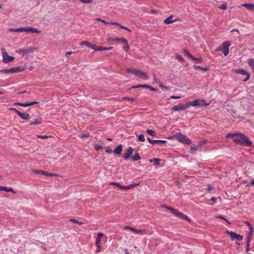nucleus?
I'll return each instance as SVG.
<instances>
[{
    "instance_id": "nucleus-1",
    "label": "nucleus",
    "mask_w": 254,
    "mask_h": 254,
    "mask_svg": "<svg viewBox=\"0 0 254 254\" xmlns=\"http://www.w3.org/2000/svg\"><path fill=\"white\" fill-rule=\"evenodd\" d=\"M226 137L231 138L234 142L246 146H251L252 144V142L246 136L241 133H228Z\"/></svg>"
},
{
    "instance_id": "nucleus-2",
    "label": "nucleus",
    "mask_w": 254,
    "mask_h": 254,
    "mask_svg": "<svg viewBox=\"0 0 254 254\" xmlns=\"http://www.w3.org/2000/svg\"><path fill=\"white\" fill-rule=\"evenodd\" d=\"M127 71L129 72H130L135 76L140 77L141 78L144 79H149V76L144 71L138 70L136 69L132 68H128L127 69Z\"/></svg>"
},
{
    "instance_id": "nucleus-3",
    "label": "nucleus",
    "mask_w": 254,
    "mask_h": 254,
    "mask_svg": "<svg viewBox=\"0 0 254 254\" xmlns=\"http://www.w3.org/2000/svg\"><path fill=\"white\" fill-rule=\"evenodd\" d=\"M231 44L229 41L223 42L221 46L217 48L216 51H222L225 56H227L229 53V48Z\"/></svg>"
},
{
    "instance_id": "nucleus-4",
    "label": "nucleus",
    "mask_w": 254,
    "mask_h": 254,
    "mask_svg": "<svg viewBox=\"0 0 254 254\" xmlns=\"http://www.w3.org/2000/svg\"><path fill=\"white\" fill-rule=\"evenodd\" d=\"M174 137L178 141L184 144L189 145L191 143V140L188 138L186 135H184L181 132H179L175 134Z\"/></svg>"
},
{
    "instance_id": "nucleus-5",
    "label": "nucleus",
    "mask_w": 254,
    "mask_h": 254,
    "mask_svg": "<svg viewBox=\"0 0 254 254\" xmlns=\"http://www.w3.org/2000/svg\"><path fill=\"white\" fill-rule=\"evenodd\" d=\"M1 53L2 57V62L3 63L7 64L12 62L14 60V58L12 56H9L4 49H1Z\"/></svg>"
},
{
    "instance_id": "nucleus-6",
    "label": "nucleus",
    "mask_w": 254,
    "mask_h": 254,
    "mask_svg": "<svg viewBox=\"0 0 254 254\" xmlns=\"http://www.w3.org/2000/svg\"><path fill=\"white\" fill-rule=\"evenodd\" d=\"M35 50V48L30 47L16 50V52L24 57L27 54L33 53Z\"/></svg>"
},
{
    "instance_id": "nucleus-7",
    "label": "nucleus",
    "mask_w": 254,
    "mask_h": 254,
    "mask_svg": "<svg viewBox=\"0 0 254 254\" xmlns=\"http://www.w3.org/2000/svg\"><path fill=\"white\" fill-rule=\"evenodd\" d=\"M124 229L125 230H129V231H131L132 232H133V233L138 234L139 235H143L146 234V230L145 229L138 230L137 229L130 227L129 226H125L124 227Z\"/></svg>"
},
{
    "instance_id": "nucleus-8",
    "label": "nucleus",
    "mask_w": 254,
    "mask_h": 254,
    "mask_svg": "<svg viewBox=\"0 0 254 254\" xmlns=\"http://www.w3.org/2000/svg\"><path fill=\"white\" fill-rule=\"evenodd\" d=\"M227 233L230 235L232 240H237L239 241H241L243 239V236L238 234L234 232L227 231Z\"/></svg>"
},
{
    "instance_id": "nucleus-9",
    "label": "nucleus",
    "mask_w": 254,
    "mask_h": 254,
    "mask_svg": "<svg viewBox=\"0 0 254 254\" xmlns=\"http://www.w3.org/2000/svg\"><path fill=\"white\" fill-rule=\"evenodd\" d=\"M26 64L23 65H19L18 66L11 67V73H19L23 71L26 68Z\"/></svg>"
},
{
    "instance_id": "nucleus-10",
    "label": "nucleus",
    "mask_w": 254,
    "mask_h": 254,
    "mask_svg": "<svg viewBox=\"0 0 254 254\" xmlns=\"http://www.w3.org/2000/svg\"><path fill=\"white\" fill-rule=\"evenodd\" d=\"M187 108L188 107L186 103H181L178 105L173 107L172 108V110L173 111H183Z\"/></svg>"
},
{
    "instance_id": "nucleus-11",
    "label": "nucleus",
    "mask_w": 254,
    "mask_h": 254,
    "mask_svg": "<svg viewBox=\"0 0 254 254\" xmlns=\"http://www.w3.org/2000/svg\"><path fill=\"white\" fill-rule=\"evenodd\" d=\"M235 72L237 73L246 75V77L243 79L244 81H247L250 77V74L247 71L243 69H236Z\"/></svg>"
},
{
    "instance_id": "nucleus-12",
    "label": "nucleus",
    "mask_w": 254,
    "mask_h": 254,
    "mask_svg": "<svg viewBox=\"0 0 254 254\" xmlns=\"http://www.w3.org/2000/svg\"><path fill=\"white\" fill-rule=\"evenodd\" d=\"M25 32L27 33H35L37 34L40 33V31L37 29L31 27H27L22 28V32Z\"/></svg>"
},
{
    "instance_id": "nucleus-13",
    "label": "nucleus",
    "mask_w": 254,
    "mask_h": 254,
    "mask_svg": "<svg viewBox=\"0 0 254 254\" xmlns=\"http://www.w3.org/2000/svg\"><path fill=\"white\" fill-rule=\"evenodd\" d=\"M133 149L131 147H128L124 153V159L125 160H128L132 154Z\"/></svg>"
},
{
    "instance_id": "nucleus-14",
    "label": "nucleus",
    "mask_w": 254,
    "mask_h": 254,
    "mask_svg": "<svg viewBox=\"0 0 254 254\" xmlns=\"http://www.w3.org/2000/svg\"><path fill=\"white\" fill-rule=\"evenodd\" d=\"M102 22H103L105 24H112V25H117V26H119L122 29H125V30H126L127 31H129L130 32H131V31L129 30V29H128L127 27H125V26H123L122 25H121L119 23L116 22H107L106 21H105V20H102Z\"/></svg>"
},
{
    "instance_id": "nucleus-15",
    "label": "nucleus",
    "mask_w": 254,
    "mask_h": 254,
    "mask_svg": "<svg viewBox=\"0 0 254 254\" xmlns=\"http://www.w3.org/2000/svg\"><path fill=\"white\" fill-rule=\"evenodd\" d=\"M33 172L35 174H41L42 175L48 176H57V175L56 174L48 173L47 172H45L44 171L41 170H34V171H33Z\"/></svg>"
},
{
    "instance_id": "nucleus-16",
    "label": "nucleus",
    "mask_w": 254,
    "mask_h": 254,
    "mask_svg": "<svg viewBox=\"0 0 254 254\" xmlns=\"http://www.w3.org/2000/svg\"><path fill=\"white\" fill-rule=\"evenodd\" d=\"M173 15H171L168 17L166 18L164 20V23L166 24H170L178 20V19H173Z\"/></svg>"
},
{
    "instance_id": "nucleus-17",
    "label": "nucleus",
    "mask_w": 254,
    "mask_h": 254,
    "mask_svg": "<svg viewBox=\"0 0 254 254\" xmlns=\"http://www.w3.org/2000/svg\"><path fill=\"white\" fill-rule=\"evenodd\" d=\"M17 115L22 119L28 120L30 119V115L27 113H21L20 111L18 112Z\"/></svg>"
},
{
    "instance_id": "nucleus-18",
    "label": "nucleus",
    "mask_w": 254,
    "mask_h": 254,
    "mask_svg": "<svg viewBox=\"0 0 254 254\" xmlns=\"http://www.w3.org/2000/svg\"><path fill=\"white\" fill-rule=\"evenodd\" d=\"M147 140L149 143L152 144H161L163 143L166 142L165 140H152L149 138H147Z\"/></svg>"
},
{
    "instance_id": "nucleus-19",
    "label": "nucleus",
    "mask_w": 254,
    "mask_h": 254,
    "mask_svg": "<svg viewBox=\"0 0 254 254\" xmlns=\"http://www.w3.org/2000/svg\"><path fill=\"white\" fill-rule=\"evenodd\" d=\"M103 236V234L102 233H98L97 234L96 240V246H100V244L101 241V238Z\"/></svg>"
},
{
    "instance_id": "nucleus-20",
    "label": "nucleus",
    "mask_w": 254,
    "mask_h": 254,
    "mask_svg": "<svg viewBox=\"0 0 254 254\" xmlns=\"http://www.w3.org/2000/svg\"><path fill=\"white\" fill-rule=\"evenodd\" d=\"M198 101H199V99H196V100H193L192 102H187L186 104H187L188 108H189L190 106H195V107L198 106Z\"/></svg>"
},
{
    "instance_id": "nucleus-21",
    "label": "nucleus",
    "mask_w": 254,
    "mask_h": 254,
    "mask_svg": "<svg viewBox=\"0 0 254 254\" xmlns=\"http://www.w3.org/2000/svg\"><path fill=\"white\" fill-rule=\"evenodd\" d=\"M242 6L247 8L248 10L254 11V4L252 3H245L242 4Z\"/></svg>"
},
{
    "instance_id": "nucleus-22",
    "label": "nucleus",
    "mask_w": 254,
    "mask_h": 254,
    "mask_svg": "<svg viewBox=\"0 0 254 254\" xmlns=\"http://www.w3.org/2000/svg\"><path fill=\"white\" fill-rule=\"evenodd\" d=\"M122 150H123L122 145L120 144L118 146V147L115 149H114L113 151V152L116 154L120 155V154H121V153L122 151Z\"/></svg>"
},
{
    "instance_id": "nucleus-23",
    "label": "nucleus",
    "mask_w": 254,
    "mask_h": 254,
    "mask_svg": "<svg viewBox=\"0 0 254 254\" xmlns=\"http://www.w3.org/2000/svg\"><path fill=\"white\" fill-rule=\"evenodd\" d=\"M42 122V119L41 117L36 118L34 122L30 123V125H37L40 124Z\"/></svg>"
},
{
    "instance_id": "nucleus-24",
    "label": "nucleus",
    "mask_w": 254,
    "mask_h": 254,
    "mask_svg": "<svg viewBox=\"0 0 254 254\" xmlns=\"http://www.w3.org/2000/svg\"><path fill=\"white\" fill-rule=\"evenodd\" d=\"M0 190H3L6 192H12L14 194L16 193V192L12 188H8L0 186Z\"/></svg>"
},
{
    "instance_id": "nucleus-25",
    "label": "nucleus",
    "mask_w": 254,
    "mask_h": 254,
    "mask_svg": "<svg viewBox=\"0 0 254 254\" xmlns=\"http://www.w3.org/2000/svg\"><path fill=\"white\" fill-rule=\"evenodd\" d=\"M38 103V102L34 101L30 103H21V105H20V106L23 107H28L29 106H31L32 105H34L35 104H37Z\"/></svg>"
},
{
    "instance_id": "nucleus-26",
    "label": "nucleus",
    "mask_w": 254,
    "mask_h": 254,
    "mask_svg": "<svg viewBox=\"0 0 254 254\" xmlns=\"http://www.w3.org/2000/svg\"><path fill=\"white\" fill-rule=\"evenodd\" d=\"M193 67L195 69H199L202 71H207L209 70V68L207 67H201L195 65H193Z\"/></svg>"
},
{
    "instance_id": "nucleus-27",
    "label": "nucleus",
    "mask_w": 254,
    "mask_h": 254,
    "mask_svg": "<svg viewBox=\"0 0 254 254\" xmlns=\"http://www.w3.org/2000/svg\"><path fill=\"white\" fill-rule=\"evenodd\" d=\"M208 105H209V103H207L206 101L204 100V99H201V100L199 99L198 106H207Z\"/></svg>"
},
{
    "instance_id": "nucleus-28",
    "label": "nucleus",
    "mask_w": 254,
    "mask_h": 254,
    "mask_svg": "<svg viewBox=\"0 0 254 254\" xmlns=\"http://www.w3.org/2000/svg\"><path fill=\"white\" fill-rule=\"evenodd\" d=\"M80 45L81 46H86L89 48L91 47V43L86 41H82L80 42Z\"/></svg>"
},
{
    "instance_id": "nucleus-29",
    "label": "nucleus",
    "mask_w": 254,
    "mask_h": 254,
    "mask_svg": "<svg viewBox=\"0 0 254 254\" xmlns=\"http://www.w3.org/2000/svg\"><path fill=\"white\" fill-rule=\"evenodd\" d=\"M162 207H165L166 209L170 210L174 214H175V213L176 212V211L177 210L173 207H171L170 206H167L166 205H162Z\"/></svg>"
},
{
    "instance_id": "nucleus-30",
    "label": "nucleus",
    "mask_w": 254,
    "mask_h": 254,
    "mask_svg": "<svg viewBox=\"0 0 254 254\" xmlns=\"http://www.w3.org/2000/svg\"><path fill=\"white\" fill-rule=\"evenodd\" d=\"M132 161H138L141 159V157L139 156V154L138 152H135V155L131 158Z\"/></svg>"
},
{
    "instance_id": "nucleus-31",
    "label": "nucleus",
    "mask_w": 254,
    "mask_h": 254,
    "mask_svg": "<svg viewBox=\"0 0 254 254\" xmlns=\"http://www.w3.org/2000/svg\"><path fill=\"white\" fill-rule=\"evenodd\" d=\"M249 65L251 67L253 70L254 71V60L252 59H250L248 60Z\"/></svg>"
},
{
    "instance_id": "nucleus-32",
    "label": "nucleus",
    "mask_w": 254,
    "mask_h": 254,
    "mask_svg": "<svg viewBox=\"0 0 254 254\" xmlns=\"http://www.w3.org/2000/svg\"><path fill=\"white\" fill-rule=\"evenodd\" d=\"M184 53L191 60H195V58L192 56L188 51L184 50Z\"/></svg>"
},
{
    "instance_id": "nucleus-33",
    "label": "nucleus",
    "mask_w": 254,
    "mask_h": 254,
    "mask_svg": "<svg viewBox=\"0 0 254 254\" xmlns=\"http://www.w3.org/2000/svg\"><path fill=\"white\" fill-rule=\"evenodd\" d=\"M160 161L161 159L158 158H153L150 160V162H154L156 165H159Z\"/></svg>"
},
{
    "instance_id": "nucleus-34",
    "label": "nucleus",
    "mask_w": 254,
    "mask_h": 254,
    "mask_svg": "<svg viewBox=\"0 0 254 254\" xmlns=\"http://www.w3.org/2000/svg\"><path fill=\"white\" fill-rule=\"evenodd\" d=\"M115 41L121 42L124 44H127V41L125 38H115Z\"/></svg>"
},
{
    "instance_id": "nucleus-35",
    "label": "nucleus",
    "mask_w": 254,
    "mask_h": 254,
    "mask_svg": "<svg viewBox=\"0 0 254 254\" xmlns=\"http://www.w3.org/2000/svg\"><path fill=\"white\" fill-rule=\"evenodd\" d=\"M8 30L13 32H22V28H19L16 29L10 28Z\"/></svg>"
},
{
    "instance_id": "nucleus-36",
    "label": "nucleus",
    "mask_w": 254,
    "mask_h": 254,
    "mask_svg": "<svg viewBox=\"0 0 254 254\" xmlns=\"http://www.w3.org/2000/svg\"><path fill=\"white\" fill-rule=\"evenodd\" d=\"M139 87H143V88H147V87H150V86L146 85V84H138L135 86H133L131 88H137Z\"/></svg>"
},
{
    "instance_id": "nucleus-37",
    "label": "nucleus",
    "mask_w": 254,
    "mask_h": 254,
    "mask_svg": "<svg viewBox=\"0 0 254 254\" xmlns=\"http://www.w3.org/2000/svg\"><path fill=\"white\" fill-rule=\"evenodd\" d=\"M1 73H11V68L7 69H3L0 70Z\"/></svg>"
},
{
    "instance_id": "nucleus-38",
    "label": "nucleus",
    "mask_w": 254,
    "mask_h": 254,
    "mask_svg": "<svg viewBox=\"0 0 254 254\" xmlns=\"http://www.w3.org/2000/svg\"><path fill=\"white\" fill-rule=\"evenodd\" d=\"M123 100H127L129 102H133L136 100L135 98H129L127 97H124L122 98Z\"/></svg>"
},
{
    "instance_id": "nucleus-39",
    "label": "nucleus",
    "mask_w": 254,
    "mask_h": 254,
    "mask_svg": "<svg viewBox=\"0 0 254 254\" xmlns=\"http://www.w3.org/2000/svg\"><path fill=\"white\" fill-rule=\"evenodd\" d=\"M146 132L148 134H149V135L153 136H154L156 134V132L151 129H147L146 130Z\"/></svg>"
},
{
    "instance_id": "nucleus-40",
    "label": "nucleus",
    "mask_w": 254,
    "mask_h": 254,
    "mask_svg": "<svg viewBox=\"0 0 254 254\" xmlns=\"http://www.w3.org/2000/svg\"><path fill=\"white\" fill-rule=\"evenodd\" d=\"M80 2L84 4H90L93 2V0H79Z\"/></svg>"
},
{
    "instance_id": "nucleus-41",
    "label": "nucleus",
    "mask_w": 254,
    "mask_h": 254,
    "mask_svg": "<svg viewBox=\"0 0 254 254\" xmlns=\"http://www.w3.org/2000/svg\"><path fill=\"white\" fill-rule=\"evenodd\" d=\"M174 215H175L178 217L181 218H182L183 217L184 215V214H183L182 213L178 211V210H177L176 212L175 213V214Z\"/></svg>"
},
{
    "instance_id": "nucleus-42",
    "label": "nucleus",
    "mask_w": 254,
    "mask_h": 254,
    "mask_svg": "<svg viewBox=\"0 0 254 254\" xmlns=\"http://www.w3.org/2000/svg\"><path fill=\"white\" fill-rule=\"evenodd\" d=\"M249 230H250V231L248 233V236H251V237H253V233H254V229L253 228V227H251L249 228Z\"/></svg>"
},
{
    "instance_id": "nucleus-43",
    "label": "nucleus",
    "mask_w": 254,
    "mask_h": 254,
    "mask_svg": "<svg viewBox=\"0 0 254 254\" xmlns=\"http://www.w3.org/2000/svg\"><path fill=\"white\" fill-rule=\"evenodd\" d=\"M94 148L96 150L99 151L102 148V146L99 144L96 143L94 144Z\"/></svg>"
},
{
    "instance_id": "nucleus-44",
    "label": "nucleus",
    "mask_w": 254,
    "mask_h": 254,
    "mask_svg": "<svg viewBox=\"0 0 254 254\" xmlns=\"http://www.w3.org/2000/svg\"><path fill=\"white\" fill-rule=\"evenodd\" d=\"M176 59H177L178 61H179L180 62L183 63V62H184V59L183 58V57H182L181 56H180V55H177L176 56Z\"/></svg>"
},
{
    "instance_id": "nucleus-45",
    "label": "nucleus",
    "mask_w": 254,
    "mask_h": 254,
    "mask_svg": "<svg viewBox=\"0 0 254 254\" xmlns=\"http://www.w3.org/2000/svg\"><path fill=\"white\" fill-rule=\"evenodd\" d=\"M138 139L140 141H144L145 140L144 135L143 134H140L138 136Z\"/></svg>"
},
{
    "instance_id": "nucleus-46",
    "label": "nucleus",
    "mask_w": 254,
    "mask_h": 254,
    "mask_svg": "<svg viewBox=\"0 0 254 254\" xmlns=\"http://www.w3.org/2000/svg\"><path fill=\"white\" fill-rule=\"evenodd\" d=\"M250 244H246V252L248 254H251V253H249V252L250 251Z\"/></svg>"
},
{
    "instance_id": "nucleus-47",
    "label": "nucleus",
    "mask_w": 254,
    "mask_h": 254,
    "mask_svg": "<svg viewBox=\"0 0 254 254\" xmlns=\"http://www.w3.org/2000/svg\"><path fill=\"white\" fill-rule=\"evenodd\" d=\"M126 44V46L123 47V49L126 52H127L129 50L130 47L128 44V42L127 43V44Z\"/></svg>"
},
{
    "instance_id": "nucleus-48",
    "label": "nucleus",
    "mask_w": 254,
    "mask_h": 254,
    "mask_svg": "<svg viewBox=\"0 0 254 254\" xmlns=\"http://www.w3.org/2000/svg\"><path fill=\"white\" fill-rule=\"evenodd\" d=\"M252 238L251 236H247L246 244H250Z\"/></svg>"
},
{
    "instance_id": "nucleus-49",
    "label": "nucleus",
    "mask_w": 254,
    "mask_h": 254,
    "mask_svg": "<svg viewBox=\"0 0 254 254\" xmlns=\"http://www.w3.org/2000/svg\"><path fill=\"white\" fill-rule=\"evenodd\" d=\"M112 150L111 149V148L109 147H107L105 150V152L107 153V154H110L112 152Z\"/></svg>"
},
{
    "instance_id": "nucleus-50",
    "label": "nucleus",
    "mask_w": 254,
    "mask_h": 254,
    "mask_svg": "<svg viewBox=\"0 0 254 254\" xmlns=\"http://www.w3.org/2000/svg\"><path fill=\"white\" fill-rule=\"evenodd\" d=\"M219 8L220 9H224V10H225L227 9V5L226 4V3H225L224 4H223L222 5H221Z\"/></svg>"
},
{
    "instance_id": "nucleus-51",
    "label": "nucleus",
    "mask_w": 254,
    "mask_h": 254,
    "mask_svg": "<svg viewBox=\"0 0 254 254\" xmlns=\"http://www.w3.org/2000/svg\"><path fill=\"white\" fill-rule=\"evenodd\" d=\"M89 136H90V134L89 133L83 134L81 135L80 138H88V137H89Z\"/></svg>"
},
{
    "instance_id": "nucleus-52",
    "label": "nucleus",
    "mask_w": 254,
    "mask_h": 254,
    "mask_svg": "<svg viewBox=\"0 0 254 254\" xmlns=\"http://www.w3.org/2000/svg\"><path fill=\"white\" fill-rule=\"evenodd\" d=\"M98 48H99V47L97 46L96 45H93L91 44V47H90V48H91L95 51H98Z\"/></svg>"
},
{
    "instance_id": "nucleus-53",
    "label": "nucleus",
    "mask_w": 254,
    "mask_h": 254,
    "mask_svg": "<svg viewBox=\"0 0 254 254\" xmlns=\"http://www.w3.org/2000/svg\"><path fill=\"white\" fill-rule=\"evenodd\" d=\"M69 221L75 224H82L81 223H79L77 220L75 219H70Z\"/></svg>"
},
{
    "instance_id": "nucleus-54",
    "label": "nucleus",
    "mask_w": 254,
    "mask_h": 254,
    "mask_svg": "<svg viewBox=\"0 0 254 254\" xmlns=\"http://www.w3.org/2000/svg\"><path fill=\"white\" fill-rule=\"evenodd\" d=\"M107 50V47L99 46L98 49V51Z\"/></svg>"
},
{
    "instance_id": "nucleus-55",
    "label": "nucleus",
    "mask_w": 254,
    "mask_h": 254,
    "mask_svg": "<svg viewBox=\"0 0 254 254\" xmlns=\"http://www.w3.org/2000/svg\"><path fill=\"white\" fill-rule=\"evenodd\" d=\"M37 137L39 138H42V139H47L48 138V136L47 135H38Z\"/></svg>"
},
{
    "instance_id": "nucleus-56",
    "label": "nucleus",
    "mask_w": 254,
    "mask_h": 254,
    "mask_svg": "<svg viewBox=\"0 0 254 254\" xmlns=\"http://www.w3.org/2000/svg\"><path fill=\"white\" fill-rule=\"evenodd\" d=\"M109 184H110V185H115L119 188L121 184H120L119 183L112 182V183H110Z\"/></svg>"
},
{
    "instance_id": "nucleus-57",
    "label": "nucleus",
    "mask_w": 254,
    "mask_h": 254,
    "mask_svg": "<svg viewBox=\"0 0 254 254\" xmlns=\"http://www.w3.org/2000/svg\"><path fill=\"white\" fill-rule=\"evenodd\" d=\"M193 60L197 61L198 63H201L202 62V59L201 58H195V60Z\"/></svg>"
},
{
    "instance_id": "nucleus-58",
    "label": "nucleus",
    "mask_w": 254,
    "mask_h": 254,
    "mask_svg": "<svg viewBox=\"0 0 254 254\" xmlns=\"http://www.w3.org/2000/svg\"><path fill=\"white\" fill-rule=\"evenodd\" d=\"M181 98L180 96H177L175 95L171 96L169 99H178Z\"/></svg>"
},
{
    "instance_id": "nucleus-59",
    "label": "nucleus",
    "mask_w": 254,
    "mask_h": 254,
    "mask_svg": "<svg viewBox=\"0 0 254 254\" xmlns=\"http://www.w3.org/2000/svg\"><path fill=\"white\" fill-rule=\"evenodd\" d=\"M216 218H219V219H223V220H224L225 221H226L227 222H228H228L227 220L225 217H223V216H216Z\"/></svg>"
},
{
    "instance_id": "nucleus-60",
    "label": "nucleus",
    "mask_w": 254,
    "mask_h": 254,
    "mask_svg": "<svg viewBox=\"0 0 254 254\" xmlns=\"http://www.w3.org/2000/svg\"><path fill=\"white\" fill-rule=\"evenodd\" d=\"M182 219H183L184 220H188V221H190V219H189V218L186 215L184 214V216L183 217Z\"/></svg>"
},
{
    "instance_id": "nucleus-61",
    "label": "nucleus",
    "mask_w": 254,
    "mask_h": 254,
    "mask_svg": "<svg viewBox=\"0 0 254 254\" xmlns=\"http://www.w3.org/2000/svg\"><path fill=\"white\" fill-rule=\"evenodd\" d=\"M96 247H97V249L96 250V253H99L101 251V246H96Z\"/></svg>"
},
{
    "instance_id": "nucleus-62",
    "label": "nucleus",
    "mask_w": 254,
    "mask_h": 254,
    "mask_svg": "<svg viewBox=\"0 0 254 254\" xmlns=\"http://www.w3.org/2000/svg\"><path fill=\"white\" fill-rule=\"evenodd\" d=\"M131 189V186L130 185H129L127 186H125V190H129Z\"/></svg>"
},
{
    "instance_id": "nucleus-63",
    "label": "nucleus",
    "mask_w": 254,
    "mask_h": 254,
    "mask_svg": "<svg viewBox=\"0 0 254 254\" xmlns=\"http://www.w3.org/2000/svg\"><path fill=\"white\" fill-rule=\"evenodd\" d=\"M10 110L14 111L17 114V113H18V112H19L18 110H17V109H16L15 108H10Z\"/></svg>"
},
{
    "instance_id": "nucleus-64",
    "label": "nucleus",
    "mask_w": 254,
    "mask_h": 254,
    "mask_svg": "<svg viewBox=\"0 0 254 254\" xmlns=\"http://www.w3.org/2000/svg\"><path fill=\"white\" fill-rule=\"evenodd\" d=\"M191 148L192 150H193L194 151H196L197 150V146H191Z\"/></svg>"
}]
</instances>
